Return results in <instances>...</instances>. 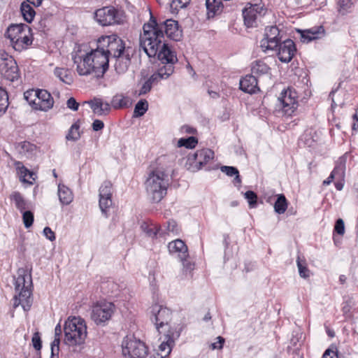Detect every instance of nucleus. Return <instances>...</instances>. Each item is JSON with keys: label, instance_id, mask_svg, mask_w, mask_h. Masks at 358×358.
I'll use <instances>...</instances> for the list:
<instances>
[{"label": "nucleus", "instance_id": "nucleus-60", "mask_svg": "<svg viewBox=\"0 0 358 358\" xmlns=\"http://www.w3.org/2000/svg\"><path fill=\"white\" fill-rule=\"evenodd\" d=\"M217 342H215V343L211 344L212 349H213V350H215V349H222V347H223V344L224 343V338L221 337V336H218L217 338Z\"/></svg>", "mask_w": 358, "mask_h": 358}, {"label": "nucleus", "instance_id": "nucleus-6", "mask_svg": "<svg viewBox=\"0 0 358 358\" xmlns=\"http://www.w3.org/2000/svg\"><path fill=\"white\" fill-rule=\"evenodd\" d=\"M125 14L122 10L113 6L97 9L94 13L95 20L101 26L121 24L125 21Z\"/></svg>", "mask_w": 358, "mask_h": 358}, {"label": "nucleus", "instance_id": "nucleus-16", "mask_svg": "<svg viewBox=\"0 0 358 358\" xmlns=\"http://www.w3.org/2000/svg\"><path fill=\"white\" fill-rule=\"evenodd\" d=\"M281 36L280 30L276 26H270L265 28L264 38L260 41V47L263 51L276 50L278 47Z\"/></svg>", "mask_w": 358, "mask_h": 358}, {"label": "nucleus", "instance_id": "nucleus-15", "mask_svg": "<svg viewBox=\"0 0 358 358\" xmlns=\"http://www.w3.org/2000/svg\"><path fill=\"white\" fill-rule=\"evenodd\" d=\"M151 320L155 323L156 329L159 333H162L161 329L169 326L171 320V312L167 308H164L158 304L152 306Z\"/></svg>", "mask_w": 358, "mask_h": 358}, {"label": "nucleus", "instance_id": "nucleus-25", "mask_svg": "<svg viewBox=\"0 0 358 358\" xmlns=\"http://www.w3.org/2000/svg\"><path fill=\"white\" fill-rule=\"evenodd\" d=\"M92 109L94 114L101 116L107 115L110 110L108 103L104 102L101 99H94L87 102Z\"/></svg>", "mask_w": 358, "mask_h": 358}, {"label": "nucleus", "instance_id": "nucleus-13", "mask_svg": "<svg viewBox=\"0 0 358 358\" xmlns=\"http://www.w3.org/2000/svg\"><path fill=\"white\" fill-rule=\"evenodd\" d=\"M98 43L96 49L87 53L96 73L103 74L108 68L110 57Z\"/></svg>", "mask_w": 358, "mask_h": 358}, {"label": "nucleus", "instance_id": "nucleus-18", "mask_svg": "<svg viewBox=\"0 0 358 358\" xmlns=\"http://www.w3.org/2000/svg\"><path fill=\"white\" fill-rule=\"evenodd\" d=\"M296 99V91L290 88L281 92L278 101L285 115L290 116L296 109L298 106Z\"/></svg>", "mask_w": 358, "mask_h": 358}, {"label": "nucleus", "instance_id": "nucleus-31", "mask_svg": "<svg viewBox=\"0 0 358 358\" xmlns=\"http://www.w3.org/2000/svg\"><path fill=\"white\" fill-rule=\"evenodd\" d=\"M251 71L252 73L255 76H262L268 74L270 71V68L264 62L258 60L252 64Z\"/></svg>", "mask_w": 358, "mask_h": 358}, {"label": "nucleus", "instance_id": "nucleus-21", "mask_svg": "<svg viewBox=\"0 0 358 358\" xmlns=\"http://www.w3.org/2000/svg\"><path fill=\"white\" fill-rule=\"evenodd\" d=\"M34 109L43 111H48L52 108L54 99L51 94L45 90H40Z\"/></svg>", "mask_w": 358, "mask_h": 358}, {"label": "nucleus", "instance_id": "nucleus-24", "mask_svg": "<svg viewBox=\"0 0 358 358\" xmlns=\"http://www.w3.org/2000/svg\"><path fill=\"white\" fill-rule=\"evenodd\" d=\"M240 88L245 92L252 94L259 91L257 79L255 76L247 75L240 80Z\"/></svg>", "mask_w": 358, "mask_h": 358}, {"label": "nucleus", "instance_id": "nucleus-20", "mask_svg": "<svg viewBox=\"0 0 358 358\" xmlns=\"http://www.w3.org/2000/svg\"><path fill=\"white\" fill-rule=\"evenodd\" d=\"M275 50H278L279 60L282 62L288 63L294 55L296 47L292 40L287 39L282 43H279Z\"/></svg>", "mask_w": 358, "mask_h": 358}, {"label": "nucleus", "instance_id": "nucleus-47", "mask_svg": "<svg viewBox=\"0 0 358 358\" xmlns=\"http://www.w3.org/2000/svg\"><path fill=\"white\" fill-rule=\"evenodd\" d=\"M166 341H163L159 346V350L162 353V357L168 356L171 351L173 345L172 342H169L167 339Z\"/></svg>", "mask_w": 358, "mask_h": 358}, {"label": "nucleus", "instance_id": "nucleus-34", "mask_svg": "<svg viewBox=\"0 0 358 358\" xmlns=\"http://www.w3.org/2000/svg\"><path fill=\"white\" fill-rule=\"evenodd\" d=\"M54 73L63 83L71 85L73 82L72 78L69 76L67 69L63 68H56L54 71Z\"/></svg>", "mask_w": 358, "mask_h": 358}, {"label": "nucleus", "instance_id": "nucleus-39", "mask_svg": "<svg viewBox=\"0 0 358 358\" xmlns=\"http://www.w3.org/2000/svg\"><path fill=\"white\" fill-rule=\"evenodd\" d=\"M164 328L166 339L174 343V341L180 336V331L175 327H171L169 324Z\"/></svg>", "mask_w": 358, "mask_h": 358}, {"label": "nucleus", "instance_id": "nucleus-62", "mask_svg": "<svg viewBox=\"0 0 358 358\" xmlns=\"http://www.w3.org/2000/svg\"><path fill=\"white\" fill-rule=\"evenodd\" d=\"M182 262L185 271H191L194 269V264H192L190 262L187 261V259Z\"/></svg>", "mask_w": 358, "mask_h": 358}, {"label": "nucleus", "instance_id": "nucleus-29", "mask_svg": "<svg viewBox=\"0 0 358 358\" xmlns=\"http://www.w3.org/2000/svg\"><path fill=\"white\" fill-rule=\"evenodd\" d=\"M20 11L24 20L31 23L35 17L36 12L34 9L27 2H22L20 6Z\"/></svg>", "mask_w": 358, "mask_h": 358}, {"label": "nucleus", "instance_id": "nucleus-52", "mask_svg": "<svg viewBox=\"0 0 358 358\" xmlns=\"http://www.w3.org/2000/svg\"><path fill=\"white\" fill-rule=\"evenodd\" d=\"M322 358H338L336 348L331 346L325 350Z\"/></svg>", "mask_w": 358, "mask_h": 358}, {"label": "nucleus", "instance_id": "nucleus-26", "mask_svg": "<svg viewBox=\"0 0 358 358\" xmlns=\"http://www.w3.org/2000/svg\"><path fill=\"white\" fill-rule=\"evenodd\" d=\"M131 52H124V54L115 57V70L118 74H123L127 70L131 64Z\"/></svg>", "mask_w": 358, "mask_h": 358}, {"label": "nucleus", "instance_id": "nucleus-3", "mask_svg": "<svg viewBox=\"0 0 358 358\" xmlns=\"http://www.w3.org/2000/svg\"><path fill=\"white\" fill-rule=\"evenodd\" d=\"M64 343L74 352L80 351L87 338V327L84 320L80 317H69L64 327Z\"/></svg>", "mask_w": 358, "mask_h": 358}, {"label": "nucleus", "instance_id": "nucleus-2", "mask_svg": "<svg viewBox=\"0 0 358 358\" xmlns=\"http://www.w3.org/2000/svg\"><path fill=\"white\" fill-rule=\"evenodd\" d=\"M170 182L169 174L164 167L152 169L145 182L149 199L154 203L159 202L166 196Z\"/></svg>", "mask_w": 358, "mask_h": 358}, {"label": "nucleus", "instance_id": "nucleus-11", "mask_svg": "<svg viewBox=\"0 0 358 358\" xmlns=\"http://www.w3.org/2000/svg\"><path fill=\"white\" fill-rule=\"evenodd\" d=\"M115 311V306L111 302L97 303L92 307L91 318L96 324H105Z\"/></svg>", "mask_w": 358, "mask_h": 358}, {"label": "nucleus", "instance_id": "nucleus-22", "mask_svg": "<svg viewBox=\"0 0 358 358\" xmlns=\"http://www.w3.org/2000/svg\"><path fill=\"white\" fill-rule=\"evenodd\" d=\"M299 32L301 34V40L303 43H308L324 36V29L322 26L314 27L303 31L299 30Z\"/></svg>", "mask_w": 358, "mask_h": 358}, {"label": "nucleus", "instance_id": "nucleus-56", "mask_svg": "<svg viewBox=\"0 0 358 358\" xmlns=\"http://www.w3.org/2000/svg\"><path fill=\"white\" fill-rule=\"evenodd\" d=\"M43 234L46 237V238H48L50 241H53L55 240V233L48 227H46L44 228V229H43Z\"/></svg>", "mask_w": 358, "mask_h": 358}, {"label": "nucleus", "instance_id": "nucleus-8", "mask_svg": "<svg viewBox=\"0 0 358 358\" xmlns=\"http://www.w3.org/2000/svg\"><path fill=\"white\" fill-rule=\"evenodd\" d=\"M122 355L127 358H146L148 348L145 344L133 336H127L122 343Z\"/></svg>", "mask_w": 358, "mask_h": 358}, {"label": "nucleus", "instance_id": "nucleus-35", "mask_svg": "<svg viewBox=\"0 0 358 358\" xmlns=\"http://www.w3.org/2000/svg\"><path fill=\"white\" fill-rule=\"evenodd\" d=\"M287 208V202L283 194H279L278 199L274 203L275 211L278 214L284 213Z\"/></svg>", "mask_w": 358, "mask_h": 358}, {"label": "nucleus", "instance_id": "nucleus-41", "mask_svg": "<svg viewBox=\"0 0 358 358\" xmlns=\"http://www.w3.org/2000/svg\"><path fill=\"white\" fill-rule=\"evenodd\" d=\"M198 143L197 139L194 136H190L187 138H181L178 141V147H185L187 148H194Z\"/></svg>", "mask_w": 358, "mask_h": 358}, {"label": "nucleus", "instance_id": "nucleus-54", "mask_svg": "<svg viewBox=\"0 0 358 358\" xmlns=\"http://www.w3.org/2000/svg\"><path fill=\"white\" fill-rule=\"evenodd\" d=\"M187 0H173L171 3V8L176 10L182 8L185 6Z\"/></svg>", "mask_w": 358, "mask_h": 358}, {"label": "nucleus", "instance_id": "nucleus-23", "mask_svg": "<svg viewBox=\"0 0 358 358\" xmlns=\"http://www.w3.org/2000/svg\"><path fill=\"white\" fill-rule=\"evenodd\" d=\"M168 248L171 253H177L180 261L185 260L189 257L187 247L180 239L170 242Z\"/></svg>", "mask_w": 358, "mask_h": 358}, {"label": "nucleus", "instance_id": "nucleus-5", "mask_svg": "<svg viewBox=\"0 0 358 358\" xmlns=\"http://www.w3.org/2000/svg\"><path fill=\"white\" fill-rule=\"evenodd\" d=\"M15 50L21 52L32 43L31 29L24 24L10 25L5 34Z\"/></svg>", "mask_w": 358, "mask_h": 358}, {"label": "nucleus", "instance_id": "nucleus-14", "mask_svg": "<svg viewBox=\"0 0 358 358\" xmlns=\"http://www.w3.org/2000/svg\"><path fill=\"white\" fill-rule=\"evenodd\" d=\"M266 10L261 4L249 3V6L243 10L244 24L247 27H254L257 25V21L264 16Z\"/></svg>", "mask_w": 358, "mask_h": 358}, {"label": "nucleus", "instance_id": "nucleus-50", "mask_svg": "<svg viewBox=\"0 0 358 358\" xmlns=\"http://www.w3.org/2000/svg\"><path fill=\"white\" fill-rule=\"evenodd\" d=\"M334 231L339 235H343L345 233V224L342 219L339 218L336 220Z\"/></svg>", "mask_w": 358, "mask_h": 358}, {"label": "nucleus", "instance_id": "nucleus-9", "mask_svg": "<svg viewBox=\"0 0 358 358\" xmlns=\"http://www.w3.org/2000/svg\"><path fill=\"white\" fill-rule=\"evenodd\" d=\"M0 74L11 82L20 78V71L16 61L4 50H0Z\"/></svg>", "mask_w": 358, "mask_h": 358}, {"label": "nucleus", "instance_id": "nucleus-44", "mask_svg": "<svg viewBox=\"0 0 358 358\" xmlns=\"http://www.w3.org/2000/svg\"><path fill=\"white\" fill-rule=\"evenodd\" d=\"M297 267L299 269V275L301 278H307L309 277L310 271L306 266L305 260H301L299 257L296 259Z\"/></svg>", "mask_w": 358, "mask_h": 358}, {"label": "nucleus", "instance_id": "nucleus-49", "mask_svg": "<svg viewBox=\"0 0 358 358\" xmlns=\"http://www.w3.org/2000/svg\"><path fill=\"white\" fill-rule=\"evenodd\" d=\"M23 223L26 228H29L34 222V214L30 210L23 211Z\"/></svg>", "mask_w": 358, "mask_h": 358}, {"label": "nucleus", "instance_id": "nucleus-37", "mask_svg": "<svg viewBox=\"0 0 358 358\" xmlns=\"http://www.w3.org/2000/svg\"><path fill=\"white\" fill-rule=\"evenodd\" d=\"M148 109V103L145 99H141L137 102L134 110V117L143 116Z\"/></svg>", "mask_w": 358, "mask_h": 358}, {"label": "nucleus", "instance_id": "nucleus-36", "mask_svg": "<svg viewBox=\"0 0 358 358\" xmlns=\"http://www.w3.org/2000/svg\"><path fill=\"white\" fill-rule=\"evenodd\" d=\"M10 198L14 201L16 208L20 212H23L27 208V202L20 192H14L11 195Z\"/></svg>", "mask_w": 358, "mask_h": 358}, {"label": "nucleus", "instance_id": "nucleus-1", "mask_svg": "<svg viewBox=\"0 0 358 358\" xmlns=\"http://www.w3.org/2000/svg\"><path fill=\"white\" fill-rule=\"evenodd\" d=\"M157 21L150 13L148 22L143 27V32L140 35V48L149 57H157L160 62L159 66H171L178 62V58L169 45L164 41V36L157 27Z\"/></svg>", "mask_w": 358, "mask_h": 358}, {"label": "nucleus", "instance_id": "nucleus-38", "mask_svg": "<svg viewBox=\"0 0 358 358\" xmlns=\"http://www.w3.org/2000/svg\"><path fill=\"white\" fill-rule=\"evenodd\" d=\"M338 11L341 15H345L350 12L353 6L352 0H338Z\"/></svg>", "mask_w": 358, "mask_h": 358}, {"label": "nucleus", "instance_id": "nucleus-33", "mask_svg": "<svg viewBox=\"0 0 358 358\" xmlns=\"http://www.w3.org/2000/svg\"><path fill=\"white\" fill-rule=\"evenodd\" d=\"M129 103V98L122 94H116L113 97L111 101L112 106L116 109L127 107Z\"/></svg>", "mask_w": 358, "mask_h": 358}, {"label": "nucleus", "instance_id": "nucleus-51", "mask_svg": "<svg viewBox=\"0 0 358 358\" xmlns=\"http://www.w3.org/2000/svg\"><path fill=\"white\" fill-rule=\"evenodd\" d=\"M32 343L36 350H40L42 348V341L38 332H36L32 337Z\"/></svg>", "mask_w": 358, "mask_h": 358}, {"label": "nucleus", "instance_id": "nucleus-63", "mask_svg": "<svg viewBox=\"0 0 358 358\" xmlns=\"http://www.w3.org/2000/svg\"><path fill=\"white\" fill-rule=\"evenodd\" d=\"M336 178V175L334 174L332 172L330 173L329 176L323 181V185H329L332 181L333 180Z\"/></svg>", "mask_w": 358, "mask_h": 358}, {"label": "nucleus", "instance_id": "nucleus-27", "mask_svg": "<svg viewBox=\"0 0 358 358\" xmlns=\"http://www.w3.org/2000/svg\"><path fill=\"white\" fill-rule=\"evenodd\" d=\"M58 196L63 205H69L73 199L71 189L64 185H58Z\"/></svg>", "mask_w": 358, "mask_h": 358}, {"label": "nucleus", "instance_id": "nucleus-17", "mask_svg": "<svg viewBox=\"0 0 358 358\" xmlns=\"http://www.w3.org/2000/svg\"><path fill=\"white\" fill-rule=\"evenodd\" d=\"M72 59L76 64L77 72L80 76H88L94 72V66H92L87 54H84L78 49L71 53Z\"/></svg>", "mask_w": 358, "mask_h": 358}, {"label": "nucleus", "instance_id": "nucleus-57", "mask_svg": "<svg viewBox=\"0 0 358 358\" xmlns=\"http://www.w3.org/2000/svg\"><path fill=\"white\" fill-rule=\"evenodd\" d=\"M159 233V229L157 226L152 225L148 230L145 231L147 236L150 237H155Z\"/></svg>", "mask_w": 358, "mask_h": 358}, {"label": "nucleus", "instance_id": "nucleus-55", "mask_svg": "<svg viewBox=\"0 0 358 358\" xmlns=\"http://www.w3.org/2000/svg\"><path fill=\"white\" fill-rule=\"evenodd\" d=\"M67 107L74 111L78 109L79 104L73 97H71L67 100Z\"/></svg>", "mask_w": 358, "mask_h": 358}, {"label": "nucleus", "instance_id": "nucleus-19", "mask_svg": "<svg viewBox=\"0 0 358 358\" xmlns=\"http://www.w3.org/2000/svg\"><path fill=\"white\" fill-rule=\"evenodd\" d=\"M157 29H160L163 35L164 34L171 39L178 41L182 38V30L179 29L178 22L172 19L166 20L162 22H157Z\"/></svg>", "mask_w": 358, "mask_h": 358}, {"label": "nucleus", "instance_id": "nucleus-10", "mask_svg": "<svg viewBox=\"0 0 358 358\" xmlns=\"http://www.w3.org/2000/svg\"><path fill=\"white\" fill-rule=\"evenodd\" d=\"M213 157L214 152L210 149L204 148L199 150L194 154L188 156L185 166L189 171L196 172L212 160Z\"/></svg>", "mask_w": 358, "mask_h": 358}, {"label": "nucleus", "instance_id": "nucleus-40", "mask_svg": "<svg viewBox=\"0 0 358 358\" xmlns=\"http://www.w3.org/2000/svg\"><path fill=\"white\" fill-rule=\"evenodd\" d=\"M40 90H29L24 93L25 100L34 108Z\"/></svg>", "mask_w": 358, "mask_h": 358}, {"label": "nucleus", "instance_id": "nucleus-64", "mask_svg": "<svg viewBox=\"0 0 358 358\" xmlns=\"http://www.w3.org/2000/svg\"><path fill=\"white\" fill-rule=\"evenodd\" d=\"M43 0H26L25 2H27L30 5L32 4L33 6L38 7L41 6Z\"/></svg>", "mask_w": 358, "mask_h": 358}, {"label": "nucleus", "instance_id": "nucleus-7", "mask_svg": "<svg viewBox=\"0 0 358 358\" xmlns=\"http://www.w3.org/2000/svg\"><path fill=\"white\" fill-rule=\"evenodd\" d=\"M98 43L111 58L120 56L124 52H131V48H126L124 42L117 35L102 36L98 40Z\"/></svg>", "mask_w": 358, "mask_h": 358}, {"label": "nucleus", "instance_id": "nucleus-48", "mask_svg": "<svg viewBox=\"0 0 358 358\" xmlns=\"http://www.w3.org/2000/svg\"><path fill=\"white\" fill-rule=\"evenodd\" d=\"M245 198L247 199L250 208H253L256 207L257 196L253 191H247L245 193Z\"/></svg>", "mask_w": 358, "mask_h": 358}, {"label": "nucleus", "instance_id": "nucleus-46", "mask_svg": "<svg viewBox=\"0 0 358 358\" xmlns=\"http://www.w3.org/2000/svg\"><path fill=\"white\" fill-rule=\"evenodd\" d=\"M80 132H79V125L77 124H73L66 135V139L71 141H77L80 138Z\"/></svg>", "mask_w": 358, "mask_h": 358}, {"label": "nucleus", "instance_id": "nucleus-30", "mask_svg": "<svg viewBox=\"0 0 358 358\" xmlns=\"http://www.w3.org/2000/svg\"><path fill=\"white\" fill-rule=\"evenodd\" d=\"M206 6L208 17H213L222 9V2L220 0H206Z\"/></svg>", "mask_w": 358, "mask_h": 358}, {"label": "nucleus", "instance_id": "nucleus-42", "mask_svg": "<svg viewBox=\"0 0 358 358\" xmlns=\"http://www.w3.org/2000/svg\"><path fill=\"white\" fill-rule=\"evenodd\" d=\"M113 205L112 198L110 197H99V208L101 213L107 217L108 210Z\"/></svg>", "mask_w": 358, "mask_h": 358}, {"label": "nucleus", "instance_id": "nucleus-12", "mask_svg": "<svg viewBox=\"0 0 358 358\" xmlns=\"http://www.w3.org/2000/svg\"><path fill=\"white\" fill-rule=\"evenodd\" d=\"M174 72V67L171 66H159L157 72L154 73L144 83L139 90L138 96L147 94L152 89L154 83H157L161 80L167 79Z\"/></svg>", "mask_w": 358, "mask_h": 358}, {"label": "nucleus", "instance_id": "nucleus-45", "mask_svg": "<svg viewBox=\"0 0 358 358\" xmlns=\"http://www.w3.org/2000/svg\"><path fill=\"white\" fill-rule=\"evenodd\" d=\"M8 105V93L3 88L0 87V112H5Z\"/></svg>", "mask_w": 358, "mask_h": 358}, {"label": "nucleus", "instance_id": "nucleus-43", "mask_svg": "<svg viewBox=\"0 0 358 358\" xmlns=\"http://www.w3.org/2000/svg\"><path fill=\"white\" fill-rule=\"evenodd\" d=\"M113 186L110 182L105 181L99 188V197H112Z\"/></svg>", "mask_w": 358, "mask_h": 358}, {"label": "nucleus", "instance_id": "nucleus-58", "mask_svg": "<svg viewBox=\"0 0 358 358\" xmlns=\"http://www.w3.org/2000/svg\"><path fill=\"white\" fill-rule=\"evenodd\" d=\"M92 129L94 131H98L101 130L104 127V123L103 122V121L100 120H94L92 124Z\"/></svg>", "mask_w": 358, "mask_h": 358}, {"label": "nucleus", "instance_id": "nucleus-53", "mask_svg": "<svg viewBox=\"0 0 358 358\" xmlns=\"http://www.w3.org/2000/svg\"><path fill=\"white\" fill-rule=\"evenodd\" d=\"M220 169L229 176H236L238 173V169L234 166H223Z\"/></svg>", "mask_w": 358, "mask_h": 358}, {"label": "nucleus", "instance_id": "nucleus-28", "mask_svg": "<svg viewBox=\"0 0 358 358\" xmlns=\"http://www.w3.org/2000/svg\"><path fill=\"white\" fill-rule=\"evenodd\" d=\"M347 162V154H345L342 157H339L336 161V166L334 170L331 171L336 175L338 179L343 180L345 173V164Z\"/></svg>", "mask_w": 358, "mask_h": 358}, {"label": "nucleus", "instance_id": "nucleus-61", "mask_svg": "<svg viewBox=\"0 0 358 358\" xmlns=\"http://www.w3.org/2000/svg\"><path fill=\"white\" fill-rule=\"evenodd\" d=\"M167 230L170 232L177 233V224L174 220H170L168 222Z\"/></svg>", "mask_w": 358, "mask_h": 358}, {"label": "nucleus", "instance_id": "nucleus-59", "mask_svg": "<svg viewBox=\"0 0 358 358\" xmlns=\"http://www.w3.org/2000/svg\"><path fill=\"white\" fill-rule=\"evenodd\" d=\"M60 343V338L59 337H55L54 341L51 343V352H56L57 353H59V345Z\"/></svg>", "mask_w": 358, "mask_h": 358}, {"label": "nucleus", "instance_id": "nucleus-32", "mask_svg": "<svg viewBox=\"0 0 358 358\" xmlns=\"http://www.w3.org/2000/svg\"><path fill=\"white\" fill-rule=\"evenodd\" d=\"M15 166L16 169L18 171L19 174L20 175L22 181L31 184L32 182L29 181V179L32 178L34 180V178H32L33 173L29 171V170H28L20 162H16L15 163Z\"/></svg>", "mask_w": 358, "mask_h": 358}, {"label": "nucleus", "instance_id": "nucleus-4", "mask_svg": "<svg viewBox=\"0 0 358 358\" xmlns=\"http://www.w3.org/2000/svg\"><path fill=\"white\" fill-rule=\"evenodd\" d=\"M14 285L17 293L14 296V308L21 305L24 311H28L33 302L31 275L27 274L24 268L18 269L17 276L15 278Z\"/></svg>", "mask_w": 358, "mask_h": 358}]
</instances>
